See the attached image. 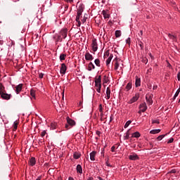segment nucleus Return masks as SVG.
Instances as JSON below:
<instances>
[{"mask_svg": "<svg viewBox=\"0 0 180 180\" xmlns=\"http://www.w3.org/2000/svg\"><path fill=\"white\" fill-rule=\"evenodd\" d=\"M0 96L2 99H4L6 101H9V99H11V98H12V95L6 94V91H4L1 94H0Z\"/></svg>", "mask_w": 180, "mask_h": 180, "instance_id": "obj_2", "label": "nucleus"}, {"mask_svg": "<svg viewBox=\"0 0 180 180\" xmlns=\"http://www.w3.org/2000/svg\"><path fill=\"white\" fill-rule=\"evenodd\" d=\"M107 167H112V165H110L109 162H106Z\"/></svg>", "mask_w": 180, "mask_h": 180, "instance_id": "obj_55", "label": "nucleus"}, {"mask_svg": "<svg viewBox=\"0 0 180 180\" xmlns=\"http://www.w3.org/2000/svg\"><path fill=\"white\" fill-rule=\"evenodd\" d=\"M67 71V65H65V63H62L60 67V74H63V75L65 74Z\"/></svg>", "mask_w": 180, "mask_h": 180, "instance_id": "obj_6", "label": "nucleus"}, {"mask_svg": "<svg viewBox=\"0 0 180 180\" xmlns=\"http://www.w3.org/2000/svg\"><path fill=\"white\" fill-rule=\"evenodd\" d=\"M96 156V151H93L90 153V160L95 161V157Z\"/></svg>", "mask_w": 180, "mask_h": 180, "instance_id": "obj_16", "label": "nucleus"}, {"mask_svg": "<svg viewBox=\"0 0 180 180\" xmlns=\"http://www.w3.org/2000/svg\"><path fill=\"white\" fill-rule=\"evenodd\" d=\"M91 47L93 51H98V42H96V39L92 40Z\"/></svg>", "mask_w": 180, "mask_h": 180, "instance_id": "obj_3", "label": "nucleus"}, {"mask_svg": "<svg viewBox=\"0 0 180 180\" xmlns=\"http://www.w3.org/2000/svg\"><path fill=\"white\" fill-rule=\"evenodd\" d=\"M140 136H141V134H140V132H139V131H136V132H134V133H133L132 134H131V138L133 139V138H135V139H139V137H140Z\"/></svg>", "mask_w": 180, "mask_h": 180, "instance_id": "obj_17", "label": "nucleus"}, {"mask_svg": "<svg viewBox=\"0 0 180 180\" xmlns=\"http://www.w3.org/2000/svg\"><path fill=\"white\" fill-rule=\"evenodd\" d=\"M36 180H41V176H38V178H37Z\"/></svg>", "mask_w": 180, "mask_h": 180, "instance_id": "obj_58", "label": "nucleus"}, {"mask_svg": "<svg viewBox=\"0 0 180 180\" xmlns=\"http://www.w3.org/2000/svg\"><path fill=\"white\" fill-rule=\"evenodd\" d=\"M170 143H174V138H170L169 140L167 141L168 144H170Z\"/></svg>", "mask_w": 180, "mask_h": 180, "instance_id": "obj_45", "label": "nucleus"}, {"mask_svg": "<svg viewBox=\"0 0 180 180\" xmlns=\"http://www.w3.org/2000/svg\"><path fill=\"white\" fill-rule=\"evenodd\" d=\"M168 37L169 39H171V40H173V41H176V37L174 35H172L171 34H168Z\"/></svg>", "mask_w": 180, "mask_h": 180, "instance_id": "obj_29", "label": "nucleus"}, {"mask_svg": "<svg viewBox=\"0 0 180 180\" xmlns=\"http://www.w3.org/2000/svg\"><path fill=\"white\" fill-rule=\"evenodd\" d=\"M76 169L77 174H82V166L81 165H77Z\"/></svg>", "mask_w": 180, "mask_h": 180, "instance_id": "obj_20", "label": "nucleus"}, {"mask_svg": "<svg viewBox=\"0 0 180 180\" xmlns=\"http://www.w3.org/2000/svg\"><path fill=\"white\" fill-rule=\"evenodd\" d=\"M4 92H5V87H4V85L0 83V95L4 94Z\"/></svg>", "mask_w": 180, "mask_h": 180, "instance_id": "obj_32", "label": "nucleus"}, {"mask_svg": "<svg viewBox=\"0 0 180 180\" xmlns=\"http://www.w3.org/2000/svg\"><path fill=\"white\" fill-rule=\"evenodd\" d=\"M132 83L131 82H129L127 84V86H126V87H125V89L127 90V91H130L131 89V86H132Z\"/></svg>", "mask_w": 180, "mask_h": 180, "instance_id": "obj_27", "label": "nucleus"}, {"mask_svg": "<svg viewBox=\"0 0 180 180\" xmlns=\"http://www.w3.org/2000/svg\"><path fill=\"white\" fill-rule=\"evenodd\" d=\"M30 95L32 98H34V99H36V90L32 89L30 90Z\"/></svg>", "mask_w": 180, "mask_h": 180, "instance_id": "obj_24", "label": "nucleus"}, {"mask_svg": "<svg viewBox=\"0 0 180 180\" xmlns=\"http://www.w3.org/2000/svg\"><path fill=\"white\" fill-rule=\"evenodd\" d=\"M141 36H143V30H141L140 31V34H139Z\"/></svg>", "mask_w": 180, "mask_h": 180, "instance_id": "obj_59", "label": "nucleus"}, {"mask_svg": "<svg viewBox=\"0 0 180 180\" xmlns=\"http://www.w3.org/2000/svg\"><path fill=\"white\" fill-rule=\"evenodd\" d=\"M141 112H143V111H141V110H140L138 112V113H139V115H141Z\"/></svg>", "mask_w": 180, "mask_h": 180, "instance_id": "obj_61", "label": "nucleus"}, {"mask_svg": "<svg viewBox=\"0 0 180 180\" xmlns=\"http://www.w3.org/2000/svg\"><path fill=\"white\" fill-rule=\"evenodd\" d=\"M139 109L141 112H144L147 110V104L146 103H143L139 105Z\"/></svg>", "mask_w": 180, "mask_h": 180, "instance_id": "obj_7", "label": "nucleus"}, {"mask_svg": "<svg viewBox=\"0 0 180 180\" xmlns=\"http://www.w3.org/2000/svg\"><path fill=\"white\" fill-rule=\"evenodd\" d=\"M30 165H31V167L36 165V158L34 157L30 159Z\"/></svg>", "mask_w": 180, "mask_h": 180, "instance_id": "obj_14", "label": "nucleus"}, {"mask_svg": "<svg viewBox=\"0 0 180 180\" xmlns=\"http://www.w3.org/2000/svg\"><path fill=\"white\" fill-rule=\"evenodd\" d=\"M122 36V31L117 30L115 31V37H120Z\"/></svg>", "mask_w": 180, "mask_h": 180, "instance_id": "obj_35", "label": "nucleus"}, {"mask_svg": "<svg viewBox=\"0 0 180 180\" xmlns=\"http://www.w3.org/2000/svg\"><path fill=\"white\" fill-rule=\"evenodd\" d=\"M176 172V170H175V169H172L170 171L171 174H175Z\"/></svg>", "mask_w": 180, "mask_h": 180, "instance_id": "obj_53", "label": "nucleus"}, {"mask_svg": "<svg viewBox=\"0 0 180 180\" xmlns=\"http://www.w3.org/2000/svg\"><path fill=\"white\" fill-rule=\"evenodd\" d=\"M95 85H102V77L100 75L95 77Z\"/></svg>", "mask_w": 180, "mask_h": 180, "instance_id": "obj_5", "label": "nucleus"}, {"mask_svg": "<svg viewBox=\"0 0 180 180\" xmlns=\"http://www.w3.org/2000/svg\"><path fill=\"white\" fill-rule=\"evenodd\" d=\"M131 124V121L130 120L127 121L124 126V129H127V127H129V126H130Z\"/></svg>", "mask_w": 180, "mask_h": 180, "instance_id": "obj_38", "label": "nucleus"}, {"mask_svg": "<svg viewBox=\"0 0 180 180\" xmlns=\"http://www.w3.org/2000/svg\"><path fill=\"white\" fill-rule=\"evenodd\" d=\"M180 92V87L177 89L176 92L174 94V99H175L179 95Z\"/></svg>", "mask_w": 180, "mask_h": 180, "instance_id": "obj_39", "label": "nucleus"}, {"mask_svg": "<svg viewBox=\"0 0 180 180\" xmlns=\"http://www.w3.org/2000/svg\"><path fill=\"white\" fill-rule=\"evenodd\" d=\"M152 123H157V124H160V121L158 120H153Z\"/></svg>", "mask_w": 180, "mask_h": 180, "instance_id": "obj_43", "label": "nucleus"}, {"mask_svg": "<svg viewBox=\"0 0 180 180\" xmlns=\"http://www.w3.org/2000/svg\"><path fill=\"white\" fill-rule=\"evenodd\" d=\"M130 129L124 134V140H129L130 139Z\"/></svg>", "mask_w": 180, "mask_h": 180, "instance_id": "obj_13", "label": "nucleus"}, {"mask_svg": "<svg viewBox=\"0 0 180 180\" xmlns=\"http://www.w3.org/2000/svg\"><path fill=\"white\" fill-rule=\"evenodd\" d=\"M51 130H56V129H57V123H51Z\"/></svg>", "mask_w": 180, "mask_h": 180, "instance_id": "obj_33", "label": "nucleus"}, {"mask_svg": "<svg viewBox=\"0 0 180 180\" xmlns=\"http://www.w3.org/2000/svg\"><path fill=\"white\" fill-rule=\"evenodd\" d=\"M102 15L104 19H109V18H110V13H109L108 10H103L102 11Z\"/></svg>", "mask_w": 180, "mask_h": 180, "instance_id": "obj_4", "label": "nucleus"}, {"mask_svg": "<svg viewBox=\"0 0 180 180\" xmlns=\"http://www.w3.org/2000/svg\"><path fill=\"white\" fill-rule=\"evenodd\" d=\"M146 102L149 103V105H153V98H151V96L148 97L146 96Z\"/></svg>", "mask_w": 180, "mask_h": 180, "instance_id": "obj_23", "label": "nucleus"}, {"mask_svg": "<svg viewBox=\"0 0 180 180\" xmlns=\"http://www.w3.org/2000/svg\"><path fill=\"white\" fill-rule=\"evenodd\" d=\"M66 120L68 123L65 126L66 130H70V129H71L72 126H75V121L70 118V117H67Z\"/></svg>", "mask_w": 180, "mask_h": 180, "instance_id": "obj_1", "label": "nucleus"}, {"mask_svg": "<svg viewBox=\"0 0 180 180\" xmlns=\"http://www.w3.org/2000/svg\"><path fill=\"white\" fill-rule=\"evenodd\" d=\"M96 89L98 94H101V88H102V84H96Z\"/></svg>", "mask_w": 180, "mask_h": 180, "instance_id": "obj_28", "label": "nucleus"}, {"mask_svg": "<svg viewBox=\"0 0 180 180\" xmlns=\"http://www.w3.org/2000/svg\"><path fill=\"white\" fill-rule=\"evenodd\" d=\"M157 88H158V86L157 85H155V86H153V89L155 90V89H157Z\"/></svg>", "mask_w": 180, "mask_h": 180, "instance_id": "obj_54", "label": "nucleus"}, {"mask_svg": "<svg viewBox=\"0 0 180 180\" xmlns=\"http://www.w3.org/2000/svg\"><path fill=\"white\" fill-rule=\"evenodd\" d=\"M67 32H68L67 29H63V30H61V31H60V34H61V36H62L64 39H65V37H67Z\"/></svg>", "mask_w": 180, "mask_h": 180, "instance_id": "obj_15", "label": "nucleus"}, {"mask_svg": "<svg viewBox=\"0 0 180 180\" xmlns=\"http://www.w3.org/2000/svg\"><path fill=\"white\" fill-rule=\"evenodd\" d=\"M82 12H84V10L82 8H79L77 10L76 20H79V18H81V16L82 15Z\"/></svg>", "mask_w": 180, "mask_h": 180, "instance_id": "obj_10", "label": "nucleus"}, {"mask_svg": "<svg viewBox=\"0 0 180 180\" xmlns=\"http://www.w3.org/2000/svg\"><path fill=\"white\" fill-rule=\"evenodd\" d=\"M46 130L43 131L41 133V137H44V136H46Z\"/></svg>", "mask_w": 180, "mask_h": 180, "instance_id": "obj_44", "label": "nucleus"}, {"mask_svg": "<svg viewBox=\"0 0 180 180\" xmlns=\"http://www.w3.org/2000/svg\"><path fill=\"white\" fill-rule=\"evenodd\" d=\"M164 137H165V135H160L157 138V140H158L159 141H161L162 139H164Z\"/></svg>", "mask_w": 180, "mask_h": 180, "instance_id": "obj_40", "label": "nucleus"}, {"mask_svg": "<svg viewBox=\"0 0 180 180\" xmlns=\"http://www.w3.org/2000/svg\"><path fill=\"white\" fill-rule=\"evenodd\" d=\"M92 70H95V65L90 62L88 65V71H92Z\"/></svg>", "mask_w": 180, "mask_h": 180, "instance_id": "obj_18", "label": "nucleus"}, {"mask_svg": "<svg viewBox=\"0 0 180 180\" xmlns=\"http://www.w3.org/2000/svg\"><path fill=\"white\" fill-rule=\"evenodd\" d=\"M85 60H86L87 61H92V60H94V56H92L91 53L87 52L85 53Z\"/></svg>", "mask_w": 180, "mask_h": 180, "instance_id": "obj_8", "label": "nucleus"}, {"mask_svg": "<svg viewBox=\"0 0 180 180\" xmlns=\"http://www.w3.org/2000/svg\"><path fill=\"white\" fill-rule=\"evenodd\" d=\"M107 99H110V88L108 87L106 89Z\"/></svg>", "mask_w": 180, "mask_h": 180, "instance_id": "obj_26", "label": "nucleus"}, {"mask_svg": "<svg viewBox=\"0 0 180 180\" xmlns=\"http://www.w3.org/2000/svg\"><path fill=\"white\" fill-rule=\"evenodd\" d=\"M94 63L97 67H101V60L99 59H96Z\"/></svg>", "mask_w": 180, "mask_h": 180, "instance_id": "obj_37", "label": "nucleus"}, {"mask_svg": "<svg viewBox=\"0 0 180 180\" xmlns=\"http://www.w3.org/2000/svg\"><path fill=\"white\" fill-rule=\"evenodd\" d=\"M103 84H108V82H109V77H108L106 75H105L103 77Z\"/></svg>", "mask_w": 180, "mask_h": 180, "instance_id": "obj_36", "label": "nucleus"}, {"mask_svg": "<svg viewBox=\"0 0 180 180\" xmlns=\"http://www.w3.org/2000/svg\"><path fill=\"white\" fill-rule=\"evenodd\" d=\"M129 160H132L136 161V160H139V156L137 155H130L129 156Z\"/></svg>", "mask_w": 180, "mask_h": 180, "instance_id": "obj_21", "label": "nucleus"}, {"mask_svg": "<svg viewBox=\"0 0 180 180\" xmlns=\"http://www.w3.org/2000/svg\"><path fill=\"white\" fill-rule=\"evenodd\" d=\"M139 46L141 47V50H143L144 49V44H143V42H139Z\"/></svg>", "mask_w": 180, "mask_h": 180, "instance_id": "obj_41", "label": "nucleus"}, {"mask_svg": "<svg viewBox=\"0 0 180 180\" xmlns=\"http://www.w3.org/2000/svg\"><path fill=\"white\" fill-rule=\"evenodd\" d=\"M76 22H77V26L78 27H81V21L79 20H76Z\"/></svg>", "mask_w": 180, "mask_h": 180, "instance_id": "obj_46", "label": "nucleus"}, {"mask_svg": "<svg viewBox=\"0 0 180 180\" xmlns=\"http://www.w3.org/2000/svg\"><path fill=\"white\" fill-rule=\"evenodd\" d=\"M119 68V63L117 61L115 62L114 70H117Z\"/></svg>", "mask_w": 180, "mask_h": 180, "instance_id": "obj_42", "label": "nucleus"}, {"mask_svg": "<svg viewBox=\"0 0 180 180\" xmlns=\"http://www.w3.org/2000/svg\"><path fill=\"white\" fill-rule=\"evenodd\" d=\"M177 79L180 81V72L177 74Z\"/></svg>", "mask_w": 180, "mask_h": 180, "instance_id": "obj_52", "label": "nucleus"}, {"mask_svg": "<svg viewBox=\"0 0 180 180\" xmlns=\"http://www.w3.org/2000/svg\"><path fill=\"white\" fill-rule=\"evenodd\" d=\"M97 179L99 180H103V179H102V177H101V176H97Z\"/></svg>", "mask_w": 180, "mask_h": 180, "instance_id": "obj_57", "label": "nucleus"}, {"mask_svg": "<svg viewBox=\"0 0 180 180\" xmlns=\"http://www.w3.org/2000/svg\"><path fill=\"white\" fill-rule=\"evenodd\" d=\"M64 1H65V2H72L73 1V0H64Z\"/></svg>", "mask_w": 180, "mask_h": 180, "instance_id": "obj_56", "label": "nucleus"}, {"mask_svg": "<svg viewBox=\"0 0 180 180\" xmlns=\"http://www.w3.org/2000/svg\"><path fill=\"white\" fill-rule=\"evenodd\" d=\"M73 158H75V160H78V158H81V153L78 152H75L73 154Z\"/></svg>", "mask_w": 180, "mask_h": 180, "instance_id": "obj_19", "label": "nucleus"}, {"mask_svg": "<svg viewBox=\"0 0 180 180\" xmlns=\"http://www.w3.org/2000/svg\"><path fill=\"white\" fill-rule=\"evenodd\" d=\"M65 57H67V54L61 53L60 55V61H64V60H65Z\"/></svg>", "mask_w": 180, "mask_h": 180, "instance_id": "obj_31", "label": "nucleus"}, {"mask_svg": "<svg viewBox=\"0 0 180 180\" xmlns=\"http://www.w3.org/2000/svg\"><path fill=\"white\" fill-rule=\"evenodd\" d=\"M130 41H131V39H130V38H129V37L128 39H126V43H127V44L130 45Z\"/></svg>", "mask_w": 180, "mask_h": 180, "instance_id": "obj_47", "label": "nucleus"}, {"mask_svg": "<svg viewBox=\"0 0 180 180\" xmlns=\"http://www.w3.org/2000/svg\"><path fill=\"white\" fill-rule=\"evenodd\" d=\"M57 41H61V35L58 36Z\"/></svg>", "mask_w": 180, "mask_h": 180, "instance_id": "obj_51", "label": "nucleus"}, {"mask_svg": "<svg viewBox=\"0 0 180 180\" xmlns=\"http://www.w3.org/2000/svg\"><path fill=\"white\" fill-rule=\"evenodd\" d=\"M18 124H19V122H18V121H15L13 123V131H16V130H18Z\"/></svg>", "mask_w": 180, "mask_h": 180, "instance_id": "obj_30", "label": "nucleus"}, {"mask_svg": "<svg viewBox=\"0 0 180 180\" xmlns=\"http://www.w3.org/2000/svg\"><path fill=\"white\" fill-rule=\"evenodd\" d=\"M39 78H43V77H44V74H43V73H39Z\"/></svg>", "mask_w": 180, "mask_h": 180, "instance_id": "obj_50", "label": "nucleus"}, {"mask_svg": "<svg viewBox=\"0 0 180 180\" xmlns=\"http://www.w3.org/2000/svg\"><path fill=\"white\" fill-rule=\"evenodd\" d=\"M161 131V129H153L150 131V134H158Z\"/></svg>", "mask_w": 180, "mask_h": 180, "instance_id": "obj_25", "label": "nucleus"}, {"mask_svg": "<svg viewBox=\"0 0 180 180\" xmlns=\"http://www.w3.org/2000/svg\"><path fill=\"white\" fill-rule=\"evenodd\" d=\"M88 18L87 17H85V15H84V18L82 20V23H85L86 22V19H87Z\"/></svg>", "mask_w": 180, "mask_h": 180, "instance_id": "obj_49", "label": "nucleus"}, {"mask_svg": "<svg viewBox=\"0 0 180 180\" xmlns=\"http://www.w3.org/2000/svg\"><path fill=\"white\" fill-rule=\"evenodd\" d=\"M141 85V79H140V77L136 76V81H135V86L136 88H138V86H140Z\"/></svg>", "mask_w": 180, "mask_h": 180, "instance_id": "obj_12", "label": "nucleus"}, {"mask_svg": "<svg viewBox=\"0 0 180 180\" xmlns=\"http://www.w3.org/2000/svg\"><path fill=\"white\" fill-rule=\"evenodd\" d=\"M112 120H113V118L112 117H110V122H112Z\"/></svg>", "mask_w": 180, "mask_h": 180, "instance_id": "obj_63", "label": "nucleus"}, {"mask_svg": "<svg viewBox=\"0 0 180 180\" xmlns=\"http://www.w3.org/2000/svg\"><path fill=\"white\" fill-rule=\"evenodd\" d=\"M87 180H94L93 177H89Z\"/></svg>", "mask_w": 180, "mask_h": 180, "instance_id": "obj_60", "label": "nucleus"}, {"mask_svg": "<svg viewBox=\"0 0 180 180\" xmlns=\"http://www.w3.org/2000/svg\"><path fill=\"white\" fill-rule=\"evenodd\" d=\"M139 94H136L135 96H134L131 100L128 102V103L131 104L134 103V102H136V101H139Z\"/></svg>", "mask_w": 180, "mask_h": 180, "instance_id": "obj_11", "label": "nucleus"}, {"mask_svg": "<svg viewBox=\"0 0 180 180\" xmlns=\"http://www.w3.org/2000/svg\"><path fill=\"white\" fill-rule=\"evenodd\" d=\"M99 112H101L100 116H103V108L102 107V104L99 105Z\"/></svg>", "mask_w": 180, "mask_h": 180, "instance_id": "obj_34", "label": "nucleus"}, {"mask_svg": "<svg viewBox=\"0 0 180 180\" xmlns=\"http://www.w3.org/2000/svg\"><path fill=\"white\" fill-rule=\"evenodd\" d=\"M112 58H113V54H110L108 58L106 60V65H108L110 64V61H112Z\"/></svg>", "mask_w": 180, "mask_h": 180, "instance_id": "obj_22", "label": "nucleus"}, {"mask_svg": "<svg viewBox=\"0 0 180 180\" xmlns=\"http://www.w3.org/2000/svg\"><path fill=\"white\" fill-rule=\"evenodd\" d=\"M105 53L107 56H109V51H106Z\"/></svg>", "mask_w": 180, "mask_h": 180, "instance_id": "obj_62", "label": "nucleus"}, {"mask_svg": "<svg viewBox=\"0 0 180 180\" xmlns=\"http://www.w3.org/2000/svg\"><path fill=\"white\" fill-rule=\"evenodd\" d=\"M115 150H116V146H113L111 147V151L112 153H115Z\"/></svg>", "mask_w": 180, "mask_h": 180, "instance_id": "obj_48", "label": "nucleus"}, {"mask_svg": "<svg viewBox=\"0 0 180 180\" xmlns=\"http://www.w3.org/2000/svg\"><path fill=\"white\" fill-rule=\"evenodd\" d=\"M96 134H101V131H97Z\"/></svg>", "mask_w": 180, "mask_h": 180, "instance_id": "obj_64", "label": "nucleus"}, {"mask_svg": "<svg viewBox=\"0 0 180 180\" xmlns=\"http://www.w3.org/2000/svg\"><path fill=\"white\" fill-rule=\"evenodd\" d=\"M23 87L22 84H20L15 86V92L17 94H20L22 91V88Z\"/></svg>", "mask_w": 180, "mask_h": 180, "instance_id": "obj_9", "label": "nucleus"}]
</instances>
